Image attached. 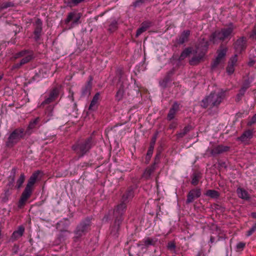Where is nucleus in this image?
I'll return each mask as SVG.
<instances>
[{
	"label": "nucleus",
	"mask_w": 256,
	"mask_h": 256,
	"mask_svg": "<svg viewBox=\"0 0 256 256\" xmlns=\"http://www.w3.org/2000/svg\"><path fill=\"white\" fill-rule=\"evenodd\" d=\"M254 63V62L253 60H251L248 62V65L250 66H252Z\"/></svg>",
	"instance_id": "obj_62"
},
{
	"label": "nucleus",
	"mask_w": 256,
	"mask_h": 256,
	"mask_svg": "<svg viewBox=\"0 0 256 256\" xmlns=\"http://www.w3.org/2000/svg\"><path fill=\"white\" fill-rule=\"evenodd\" d=\"M167 248L172 252H175L176 249V243L174 241H170L168 243Z\"/></svg>",
	"instance_id": "obj_43"
},
{
	"label": "nucleus",
	"mask_w": 256,
	"mask_h": 256,
	"mask_svg": "<svg viewBox=\"0 0 256 256\" xmlns=\"http://www.w3.org/2000/svg\"><path fill=\"white\" fill-rule=\"evenodd\" d=\"M244 94L245 92H244V90H240L236 96V100L238 102L240 101L242 97L244 96Z\"/></svg>",
	"instance_id": "obj_49"
},
{
	"label": "nucleus",
	"mask_w": 256,
	"mask_h": 256,
	"mask_svg": "<svg viewBox=\"0 0 256 256\" xmlns=\"http://www.w3.org/2000/svg\"><path fill=\"white\" fill-rule=\"evenodd\" d=\"M236 194L239 198L246 201H249L250 200V196L247 190L244 188H238L236 189Z\"/></svg>",
	"instance_id": "obj_23"
},
{
	"label": "nucleus",
	"mask_w": 256,
	"mask_h": 256,
	"mask_svg": "<svg viewBox=\"0 0 256 256\" xmlns=\"http://www.w3.org/2000/svg\"><path fill=\"white\" fill-rule=\"evenodd\" d=\"M80 19L79 14H77L74 12H70L68 14L65 20V24H68L70 22L72 21L74 24H77Z\"/></svg>",
	"instance_id": "obj_24"
},
{
	"label": "nucleus",
	"mask_w": 256,
	"mask_h": 256,
	"mask_svg": "<svg viewBox=\"0 0 256 256\" xmlns=\"http://www.w3.org/2000/svg\"><path fill=\"white\" fill-rule=\"evenodd\" d=\"M180 109V104L178 102H174L169 110L168 113L167 115L166 120L168 121H171L174 120L176 114Z\"/></svg>",
	"instance_id": "obj_18"
},
{
	"label": "nucleus",
	"mask_w": 256,
	"mask_h": 256,
	"mask_svg": "<svg viewBox=\"0 0 256 256\" xmlns=\"http://www.w3.org/2000/svg\"><path fill=\"white\" fill-rule=\"evenodd\" d=\"M250 86H249V84H248V83H244L241 88L240 89V90H244V92H246V90H248V88H249Z\"/></svg>",
	"instance_id": "obj_57"
},
{
	"label": "nucleus",
	"mask_w": 256,
	"mask_h": 256,
	"mask_svg": "<svg viewBox=\"0 0 256 256\" xmlns=\"http://www.w3.org/2000/svg\"><path fill=\"white\" fill-rule=\"evenodd\" d=\"M128 84V82H122V84H118V90L116 94V100H120L122 99L124 92V88Z\"/></svg>",
	"instance_id": "obj_26"
},
{
	"label": "nucleus",
	"mask_w": 256,
	"mask_h": 256,
	"mask_svg": "<svg viewBox=\"0 0 256 256\" xmlns=\"http://www.w3.org/2000/svg\"><path fill=\"white\" fill-rule=\"evenodd\" d=\"M247 39L242 36L238 38L234 44L235 52L236 54H242L246 50L247 46Z\"/></svg>",
	"instance_id": "obj_11"
},
{
	"label": "nucleus",
	"mask_w": 256,
	"mask_h": 256,
	"mask_svg": "<svg viewBox=\"0 0 256 256\" xmlns=\"http://www.w3.org/2000/svg\"><path fill=\"white\" fill-rule=\"evenodd\" d=\"M42 20L38 18L36 20L34 24V40L36 42H38L40 38L42 32Z\"/></svg>",
	"instance_id": "obj_16"
},
{
	"label": "nucleus",
	"mask_w": 256,
	"mask_h": 256,
	"mask_svg": "<svg viewBox=\"0 0 256 256\" xmlns=\"http://www.w3.org/2000/svg\"><path fill=\"white\" fill-rule=\"evenodd\" d=\"M100 99V92H96L92 100L90 102L88 108V110L90 112H94L98 108V101Z\"/></svg>",
	"instance_id": "obj_19"
},
{
	"label": "nucleus",
	"mask_w": 256,
	"mask_h": 256,
	"mask_svg": "<svg viewBox=\"0 0 256 256\" xmlns=\"http://www.w3.org/2000/svg\"><path fill=\"white\" fill-rule=\"evenodd\" d=\"M32 192V188L26 186L24 190L22 192L21 196L18 201V207L23 206L28 198L30 196Z\"/></svg>",
	"instance_id": "obj_15"
},
{
	"label": "nucleus",
	"mask_w": 256,
	"mask_h": 256,
	"mask_svg": "<svg viewBox=\"0 0 256 256\" xmlns=\"http://www.w3.org/2000/svg\"><path fill=\"white\" fill-rule=\"evenodd\" d=\"M26 180V176L24 173L20 174V177L16 180V186L15 188L17 189H20Z\"/></svg>",
	"instance_id": "obj_40"
},
{
	"label": "nucleus",
	"mask_w": 256,
	"mask_h": 256,
	"mask_svg": "<svg viewBox=\"0 0 256 256\" xmlns=\"http://www.w3.org/2000/svg\"><path fill=\"white\" fill-rule=\"evenodd\" d=\"M40 173V170L34 172L29 178L26 186L30 188H32V186L36 182Z\"/></svg>",
	"instance_id": "obj_25"
},
{
	"label": "nucleus",
	"mask_w": 256,
	"mask_h": 256,
	"mask_svg": "<svg viewBox=\"0 0 256 256\" xmlns=\"http://www.w3.org/2000/svg\"><path fill=\"white\" fill-rule=\"evenodd\" d=\"M230 148L228 146H224L222 144H218L212 146L210 148H208V151H209L212 156H216L218 155L222 154L224 152L229 151Z\"/></svg>",
	"instance_id": "obj_13"
},
{
	"label": "nucleus",
	"mask_w": 256,
	"mask_h": 256,
	"mask_svg": "<svg viewBox=\"0 0 256 256\" xmlns=\"http://www.w3.org/2000/svg\"><path fill=\"white\" fill-rule=\"evenodd\" d=\"M19 250V246L18 244H14L12 248V252L14 254H16L18 253V250Z\"/></svg>",
	"instance_id": "obj_56"
},
{
	"label": "nucleus",
	"mask_w": 256,
	"mask_h": 256,
	"mask_svg": "<svg viewBox=\"0 0 256 256\" xmlns=\"http://www.w3.org/2000/svg\"><path fill=\"white\" fill-rule=\"evenodd\" d=\"M202 173L198 170H195L192 174L191 177V184L194 186H196L200 180L202 178Z\"/></svg>",
	"instance_id": "obj_22"
},
{
	"label": "nucleus",
	"mask_w": 256,
	"mask_h": 256,
	"mask_svg": "<svg viewBox=\"0 0 256 256\" xmlns=\"http://www.w3.org/2000/svg\"><path fill=\"white\" fill-rule=\"evenodd\" d=\"M226 52V48H222L218 50V56L214 62V66H217L220 64L221 60L225 56Z\"/></svg>",
	"instance_id": "obj_29"
},
{
	"label": "nucleus",
	"mask_w": 256,
	"mask_h": 256,
	"mask_svg": "<svg viewBox=\"0 0 256 256\" xmlns=\"http://www.w3.org/2000/svg\"><path fill=\"white\" fill-rule=\"evenodd\" d=\"M214 240H215V238L214 236H211L210 238V243H213V242H214Z\"/></svg>",
	"instance_id": "obj_61"
},
{
	"label": "nucleus",
	"mask_w": 256,
	"mask_h": 256,
	"mask_svg": "<svg viewBox=\"0 0 256 256\" xmlns=\"http://www.w3.org/2000/svg\"><path fill=\"white\" fill-rule=\"evenodd\" d=\"M92 89V82L91 80L88 81L86 84L82 88V96H88L90 94Z\"/></svg>",
	"instance_id": "obj_31"
},
{
	"label": "nucleus",
	"mask_w": 256,
	"mask_h": 256,
	"mask_svg": "<svg viewBox=\"0 0 256 256\" xmlns=\"http://www.w3.org/2000/svg\"><path fill=\"white\" fill-rule=\"evenodd\" d=\"M69 93H70V94L68 96V98L72 102H73L74 100V92H71L70 90Z\"/></svg>",
	"instance_id": "obj_58"
},
{
	"label": "nucleus",
	"mask_w": 256,
	"mask_h": 256,
	"mask_svg": "<svg viewBox=\"0 0 256 256\" xmlns=\"http://www.w3.org/2000/svg\"><path fill=\"white\" fill-rule=\"evenodd\" d=\"M205 195L212 198H219L220 194L218 191L214 190H206Z\"/></svg>",
	"instance_id": "obj_39"
},
{
	"label": "nucleus",
	"mask_w": 256,
	"mask_h": 256,
	"mask_svg": "<svg viewBox=\"0 0 256 256\" xmlns=\"http://www.w3.org/2000/svg\"><path fill=\"white\" fill-rule=\"evenodd\" d=\"M152 26V23L150 21L146 20L142 22L140 27L136 30V37L138 38L142 33L146 32Z\"/></svg>",
	"instance_id": "obj_20"
},
{
	"label": "nucleus",
	"mask_w": 256,
	"mask_h": 256,
	"mask_svg": "<svg viewBox=\"0 0 256 256\" xmlns=\"http://www.w3.org/2000/svg\"><path fill=\"white\" fill-rule=\"evenodd\" d=\"M254 232V230L251 228L247 232L246 236H251Z\"/></svg>",
	"instance_id": "obj_59"
},
{
	"label": "nucleus",
	"mask_w": 256,
	"mask_h": 256,
	"mask_svg": "<svg viewBox=\"0 0 256 256\" xmlns=\"http://www.w3.org/2000/svg\"><path fill=\"white\" fill-rule=\"evenodd\" d=\"M22 58L20 62H14L11 67V70L20 69L22 66L28 64L34 58V52L32 50L24 49L15 53L12 57V60Z\"/></svg>",
	"instance_id": "obj_2"
},
{
	"label": "nucleus",
	"mask_w": 256,
	"mask_h": 256,
	"mask_svg": "<svg viewBox=\"0 0 256 256\" xmlns=\"http://www.w3.org/2000/svg\"><path fill=\"white\" fill-rule=\"evenodd\" d=\"M54 104H49L46 105L44 107H42V108H45V114L48 118V120H50L54 116Z\"/></svg>",
	"instance_id": "obj_32"
},
{
	"label": "nucleus",
	"mask_w": 256,
	"mask_h": 256,
	"mask_svg": "<svg viewBox=\"0 0 256 256\" xmlns=\"http://www.w3.org/2000/svg\"><path fill=\"white\" fill-rule=\"evenodd\" d=\"M124 213L117 211L114 210V224L110 227V234L114 238H118L119 236V230L120 226L124 220Z\"/></svg>",
	"instance_id": "obj_8"
},
{
	"label": "nucleus",
	"mask_w": 256,
	"mask_h": 256,
	"mask_svg": "<svg viewBox=\"0 0 256 256\" xmlns=\"http://www.w3.org/2000/svg\"><path fill=\"white\" fill-rule=\"evenodd\" d=\"M209 46V42L208 41H206L204 42V52L202 51L198 52V54L196 53L198 52V51H196L194 52V55L193 56L192 58L190 60L189 63L190 64L191 66H195L198 64L200 61L202 60L204 58L206 52L208 48V46Z\"/></svg>",
	"instance_id": "obj_10"
},
{
	"label": "nucleus",
	"mask_w": 256,
	"mask_h": 256,
	"mask_svg": "<svg viewBox=\"0 0 256 256\" xmlns=\"http://www.w3.org/2000/svg\"><path fill=\"white\" fill-rule=\"evenodd\" d=\"M190 34V30H184L180 36L178 43L180 44H182L184 42H187L188 40Z\"/></svg>",
	"instance_id": "obj_28"
},
{
	"label": "nucleus",
	"mask_w": 256,
	"mask_h": 256,
	"mask_svg": "<svg viewBox=\"0 0 256 256\" xmlns=\"http://www.w3.org/2000/svg\"><path fill=\"white\" fill-rule=\"evenodd\" d=\"M233 30L232 24L228 28H222L220 30H216L210 36L209 41L214 44L218 42V40L223 42L226 40H230Z\"/></svg>",
	"instance_id": "obj_5"
},
{
	"label": "nucleus",
	"mask_w": 256,
	"mask_h": 256,
	"mask_svg": "<svg viewBox=\"0 0 256 256\" xmlns=\"http://www.w3.org/2000/svg\"><path fill=\"white\" fill-rule=\"evenodd\" d=\"M192 53V47H188L185 48L182 52L178 60L180 61L183 60L189 56Z\"/></svg>",
	"instance_id": "obj_33"
},
{
	"label": "nucleus",
	"mask_w": 256,
	"mask_h": 256,
	"mask_svg": "<svg viewBox=\"0 0 256 256\" xmlns=\"http://www.w3.org/2000/svg\"><path fill=\"white\" fill-rule=\"evenodd\" d=\"M116 76L118 78V84H122V82H127L125 78V76L122 68H118L117 69L116 72Z\"/></svg>",
	"instance_id": "obj_37"
},
{
	"label": "nucleus",
	"mask_w": 256,
	"mask_h": 256,
	"mask_svg": "<svg viewBox=\"0 0 256 256\" xmlns=\"http://www.w3.org/2000/svg\"><path fill=\"white\" fill-rule=\"evenodd\" d=\"M252 228L255 232L256 230V224H254L252 226Z\"/></svg>",
	"instance_id": "obj_64"
},
{
	"label": "nucleus",
	"mask_w": 256,
	"mask_h": 256,
	"mask_svg": "<svg viewBox=\"0 0 256 256\" xmlns=\"http://www.w3.org/2000/svg\"><path fill=\"white\" fill-rule=\"evenodd\" d=\"M148 0H136L133 2V6L135 8L139 7L146 2Z\"/></svg>",
	"instance_id": "obj_46"
},
{
	"label": "nucleus",
	"mask_w": 256,
	"mask_h": 256,
	"mask_svg": "<svg viewBox=\"0 0 256 256\" xmlns=\"http://www.w3.org/2000/svg\"><path fill=\"white\" fill-rule=\"evenodd\" d=\"M178 126V123L174 121L170 122V124H169L168 128L172 130L176 128Z\"/></svg>",
	"instance_id": "obj_55"
},
{
	"label": "nucleus",
	"mask_w": 256,
	"mask_h": 256,
	"mask_svg": "<svg viewBox=\"0 0 256 256\" xmlns=\"http://www.w3.org/2000/svg\"><path fill=\"white\" fill-rule=\"evenodd\" d=\"M88 217L82 220L76 226L74 232V236L73 237V240L74 242H80L81 238L85 236L90 230L91 221Z\"/></svg>",
	"instance_id": "obj_4"
},
{
	"label": "nucleus",
	"mask_w": 256,
	"mask_h": 256,
	"mask_svg": "<svg viewBox=\"0 0 256 256\" xmlns=\"http://www.w3.org/2000/svg\"><path fill=\"white\" fill-rule=\"evenodd\" d=\"M160 153L158 152L154 157V162L152 165H154V167H156V165L158 164L160 162Z\"/></svg>",
	"instance_id": "obj_47"
},
{
	"label": "nucleus",
	"mask_w": 256,
	"mask_h": 256,
	"mask_svg": "<svg viewBox=\"0 0 256 256\" xmlns=\"http://www.w3.org/2000/svg\"><path fill=\"white\" fill-rule=\"evenodd\" d=\"M255 124H256V114H254L252 118L248 122V126H252Z\"/></svg>",
	"instance_id": "obj_51"
},
{
	"label": "nucleus",
	"mask_w": 256,
	"mask_h": 256,
	"mask_svg": "<svg viewBox=\"0 0 256 256\" xmlns=\"http://www.w3.org/2000/svg\"><path fill=\"white\" fill-rule=\"evenodd\" d=\"M238 54L236 53L234 56L230 59L228 63L232 64V65L236 66L238 61Z\"/></svg>",
	"instance_id": "obj_48"
},
{
	"label": "nucleus",
	"mask_w": 256,
	"mask_h": 256,
	"mask_svg": "<svg viewBox=\"0 0 256 256\" xmlns=\"http://www.w3.org/2000/svg\"><path fill=\"white\" fill-rule=\"evenodd\" d=\"M226 92L221 90L217 92H212L201 101L200 106L204 108H218L226 96Z\"/></svg>",
	"instance_id": "obj_1"
},
{
	"label": "nucleus",
	"mask_w": 256,
	"mask_h": 256,
	"mask_svg": "<svg viewBox=\"0 0 256 256\" xmlns=\"http://www.w3.org/2000/svg\"><path fill=\"white\" fill-rule=\"evenodd\" d=\"M250 37L253 39H256V24L254 26L251 32Z\"/></svg>",
	"instance_id": "obj_53"
},
{
	"label": "nucleus",
	"mask_w": 256,
	"mask_h": 256,
	"mask_svg": "<svg viewBox=\"0 0 256 256\" xmlns=\"http://www.w3.org/2000/svg\"><path fill=\"white\" fill-rule=\"evenodd\" d=\"M14 6V4L10 1H2L0 2V12H3L4 10Z\"/></svg>",
	"instance_id": "obj_35"
},
{
	"label": "nucleus",
	"mask_w": 256,
	"mask_h": 256,
	"mask_svg": "<svg viewBox=\"0 0 256 256\" xmlns=\"http://www.w3.org/2000/svg\"><path fill=\"white\" fill-rule=\"evenodd\" d=\"M246 246V244L243 242H240L236 245V248L238 251L242 250Z\"/></svg>",
	"instance_id": "obj_52"
},
{
	"label": "nucleus",
	"mask_w": 256,
	"mask_h": 256,
	"mask_svg": "<svg viewBox=\"0 0 256 256\" xmlns=\"http://www.w3.org/2000/svg\"><path fill=\"white\" fill-rule=\"evenodd\" d=\"M154 150V148H148L147 152L146 154V156H145L144 163L146 164H148L150 162L151 158L153 154Z\"/></svg>",
	"instance_id": "obj_41"
},
{
	"label": "nucleus",
	"mask_w": 256,
	"mask_h": 256,
	"mask_svg": "<svg viewBox=\"0 0 256 256\" xmlns=\"http://www.w3.org/2000/svg\"><path fill=\"white\" fill-rule=\"evenodd\" d=\"M85 0H67L64 2V4H66L67 6L72 8L84 2Z\"/></svg>",
	"instance_id": "obj_38"
},
{
	"label": "nucleus",
	"mask_w": 256,
	"mask_h": 256,
	"mask_svg": "<svg viewBox=\"0 0 256 256\" xmlns=\"http://www.w3.org/2000/svg\"><path fill=\"white\" fill-rule=\"evenodd\" d=\"M26 134L24 128H18L14 129L10 134L6 142V146L8 148L14 147L21 140L24 138Z\"/></svg>",
	"instance_id": "obj_6"
},
{
	"label": "nucleus",
	"mask_w": 256,
	"mask_h": 256,
	"mask_svg": "<svg viewBox=\"0 0 256 256\" xmlns=\"http://www.w3.org/2000/svg\"><path fill=\"white\" fill-rule=\"evenodd\" d=\"M156 169V167H154V165H151L146 168L142 174V177L148 180L150 178L151 174L154 172Z\"/></svg>",
	"instance_id": "obj_34"
},
{
	"label": "nucleus",
	"mask_w": 256,
	"mask_h": 256,
	"mask_svg": "<svg viewBox=\"0 0 256 256\" xmlns=\"http://www.w3.org/2000/svg\"><path fill=\"white\" fill-rule=\"evenodd\" d=\"M202 195V190L199 188H192L190 190L186 196V203L189 204L194 202L196 199L199 198Z\"/></svg>",
	"instance_id": "obj_12"
},
{
	"label": "nucleus",
	"mask_w": 256,
	"mask_h": 256,
	"mask_svg": "<svg viewBox=\"0 0 256 256\" xmlns=\"http://www.w3.org/2000/svg\"><path fill=\"white\" fill-rule=\"evenodd\" d=\"M234 66L232 65V64H230L228 63V66L226 67V72L228 74H232L234 71Z\"/></svg>",
	"instance_id": "obj_45"
},
{
	"label": "nucleus",
	"mask_w": 256,
	"mask_h": 256,
	"mask_svg": "<svg viewBox=\"0 0 256 256\" xmlns=\"http://www.w3.org/2000/svg\"><path fill=\"white\" fill-rule=\"evenodd\" d=\"M105 28L110 33H112L118 28V22L115 19L110 18L108 20Z\"/></svg>",
	"instance_id": "obj_21"
},
{
	"label": "nucleus",
	"mask_w": 256,
	"mask_h": 256,
	"mask_svg": "<svg viewBox=\"0 0 256 256\" xmlns=\"http://www.w3.org/2000/svg\"><path fill=\"white\" fill-rule=\"evenodd\" d=\"M252 130H245L240 136L237 138V140L247 145L249 144V142L252 138Z\"/></svg>",
	"instance_id": "obj_17"
},
{
	"label": "nucleus",
	"mask_w": 256,
	"mask_h": 256,
	"mask_svg": "<svg viewBox=\"0 0 256 256\" xmlns=\"http://www.w3.org/2000/svg\"><path fill=\"white\" fill-rule=\"evenodd\" d=\"M60 94V88L58 87L53 88L48 96H45L44 100L42 102L40 107H44L46 105L50 104L55 102Z\"/></svg>",
	"instance_id": "obj_9"
},
{
	"label": "nucleus",
	"mask_w": 256,
	"mask_h": 256,
	"mask_svg": "<svg viewBox=\"0 0 256 256\" xmlns=\"http://www.w3.org/2000/svg\"><path fill=\"white\" fill-rule=\"evenodd\" d=\"M14 175L12 176H10L8 178V184L7 186L10 190H12L14 188Z\"/></svg>",
	"instance_id": "obj_44"
},
{
	"label": "nucleus",
	"mask_w": 256,
	"mask_h": 256,
	"mask_svg": "<svg viewBox=\"0 0 256 256\" xmlns=\"http://www.w3.org/2000/svg\"><path fill=\"white\" fill-rule=\"evenodd\" d=\"M192 129V127L191 125L188 124L184 126V128L181 130L180 132L176 134L178 138H182L184 137L187 134H188Z\"/></svg>",
	"instance_id": "obj_36"
},
{
	"label": "nucleus",
	"mask_w": 256,
	"mask_h": 256,
	"mask_svg": "<svg viewBox=\"0 0 256 256\" xmlns=\"http://www.w3.org/2000/svg\"><path fill=\"white\" fill-rule=\"evenodd\" d=\"M94 145V139L91 136L84 140L74 144L72 146V149L80 157H82L88 152Z\"/></svg>",
	"instance_id": "obj_3"
},
{
	"label": "nucleus",
	"mask_w": 256,
	"mask_h": 256,
	"mask_svg": "<svg viewBox=\"0 0 256 256\" xmlns=\"http://www.w3.org/2000/svg\"><path fill=\"white\" fill-rule=\"evenodd\" d=\"M11 190L9 188H8L4 190V196L3 198L4 200H8L9 196L11 194Z\"/></svg>",
	"instance_id": "obj_50"
},
{
	"label": "nucleus",
	"mask_w": 256,
	"mask_h": 256,
	"mask_svg": "<svg viewBox=\"0 0 256 256\" xmlns=\"http://www.w3.org/2000/svg\"><path fill=\"white\" fill-rule=\"evenodd\" d=\"M24 228L22 226H20L18 227V229L16 230H15L13 232L11 239L12 241L16 240L22 236L24 234Z\"/></svg>",
	"instance_id": "obj_30"
},
{
	"label": "nucleus",
	"mask_w": 256,
	"mask_h": 256,
	"mask_svg": "<svg viewBox=\"0 0 256 256\" xmlns=\"http://www.w3.org/2000/svg\"><path fill=\"white\" fill-rule=\"evenodd\" d=\"M242 113H238L236 114V116L238 117V118H240V117H242Z\"/></svg>",
	"instance_id": "obj_63"
},
{
	"label": "nucleus",
	"mask_w": 256,
	"mask_h": 256,
	"mask_svg": "<svg viewBox=\"0 0 256 256\" xmlns=\"http://www.w3.org/2000/svg\"><path fill=\"white\" fill-rule=\"evenodd\" d=\"M158 239L156 238L146 237L138 243V246L141 247L142 249L148 248L150 246H155Z\"/></svg>",
	"instance_id": "obj_14"
},
{
	"label": "nucleus",
	"mask_w": 256,
	"mask_h": 256,
	"mask_svg": "<svg viewBox=\"0 0 256 256\" xmlns=\"http://www.w3.org/2000/svg\"><path fill=\"white\" fill-rule=\"evenodd\" d=\"M40 122V118L39 117H37L35 119L32 120L30 122L26 130H25L26 134H30L31 132H30L29 131L31 130H32V129L36 128L37 126H38Z\"/></svg>",
	"instance_id": "obj_27"
},
{
	"label": "nucleus",
	"mask_w": 256,
	"mask_h": 256,
	"mask_svg": "<svg viewBox=\"0 0 256 256\" xmlns=\"http://www.w3.org/2000/svg\"><path fill=\"white\" fill-rule=\"evenodd\" d=\"M196 256H204V252L201 250L198 252Z\"/></svg>",
	"instance_id": "obj_60"
},
{
	"label": "nucleus",
	"mask_w": 256,
	"mask_h": 256,
	"mask_svg": "<svg viewBox=\"0 0 256 256\" xmlns=\"http://www.w3.org/2000/svg\"><path fill=\"white\" fill-rule=\"evenodd\" d=\"M170 80V74H167L162 80H160L159 82L160 85L163 88H166L168 82Z\"/></svg>",
	"instance_id": "obj_42"
},
{
	"label": "nucleus",
	"mask_w": 256,
	"mask_h": 256,
	"mask_svg": "<svg viewBox=\"0 0 256 256\" xmlns=\"http://www.w3.org/2000/svg\"><path fill=\"white\" fill-rule=\"evenodd\" d=\"M156 136L152 137V138L151 142H150L149 148H154V145H155L156 142Z\"/></svg>",
	"instance_id": "obj_54"
},
{
	"label": "nucleus",
	"mask_w": 256,
	"mask_h": 256,
	"mask_svg": "<svg viewBox=\"0 0 256 256\" xmlns=\"http://www.w3.org/2000/svg\"><path fill=\"white\" fill-rule=\"evenodd\" d=\"M136 189V186H129L123 194L120 203L118 204L114 210L125 213L127 204L134 196V192Z\"/></svg>",
	"instance_id": "obj_7"
}]
</instances>
